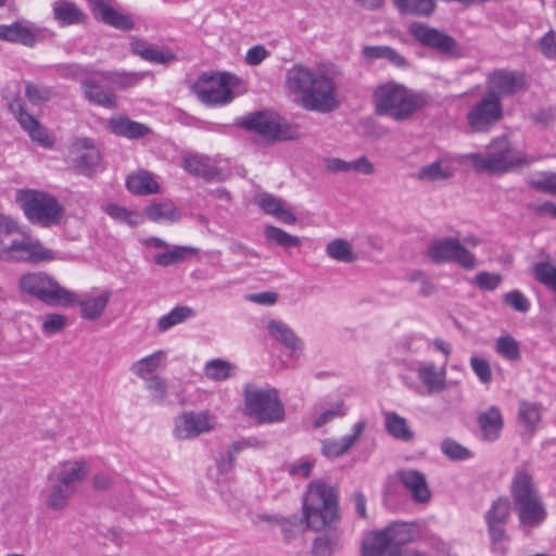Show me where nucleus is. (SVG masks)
I'll list each match as a JSON object with an SVG mask.
<instances>
[{
    "mask_svg": "<svg viewBox=\"0 0 556 556\" xmlns=\"http://www.w3.org/2000/svg\"><path fill=\"white\" fill-rule=\"evenodd\" d=\"M510 493L514 498L520 528L530 532L540 527L547 517V511L534 485L532 476L526 468L515 471Z\"/></svg>",
    "mask_w": 556,
    "mask_h": 556,
    "instance_id": "3",
    "label": "nucleus"
},
{
    "mask_svg": "<svg viewBox=\"0 0 556 556\" xmlns=\"http://www.w3.org/2000/svg\"><path fill=\"white\" fill-rule=\"evenodd\" d=\"M267 329L273 338L281 342L286 348L292 352L301 351L302 341L293 330L280 320H269Z\"/></svg>",
    "mask_w": 556,
    "mask_h": 556,
    "instance_id": "39",
    "label": "nucleus"
},
{
    "mask_svg": "<svg viewBox=\"0 0 556 556\" xmlns=\"http://www.w3.org/2000/svg\"><path fill=\"white\" fill-rule=\"evenodd\" d=\"M503 302L519 313H527L531 307L530 301L519 290L505 293Z\"/></svg>",
    "mask_w": 556,
    "mask_h": 556,
    "instance_id": "62",
    "label": "nucleus"
},
{
    "mask_svg": "<svg viewBox=\"0 0 556 556\" xmlns=\"http://www.w3.org/2000/svg\"><path fill=\"white\" fill-rule=\"evenodd\" d=\"M126 186L130 192L139 195L154 194L160 191V185L151 173L138 170L127 177Z\"/></svg>",
    "mask_w": 556,
    "mask_h": 556,
    "instance_id": "37",
    "label": "nucleus"
},
{
    "mask_svg": "<svg viewBox=\"0 0 556 556\" xmlns=\"http://www.w3.org/2000/svg\"><path fill=\"white\" fill-rule=\"evenodd\" d=\"M418 530L414 525L394 522L368 534L362 545L363 556H427L425 553L401 547L415 541Z\"/></svg>",
    "mask_w": 556,
    "mask_h": 556,
    "instance_id": "5",
    "label": "nucleus"
},
{
    "mask_svg": "<svg viewBox=\"0 0 556 556\" xmlns=\"http://www.w3.org/2000/svg\"><path fill=\"white\" fill-rule=\"evenodd\" d=\"M111 291L109 290H93L86 294L83 299H79L76 294V302L74 305H78L80 308V317L86 320L99 319L111 299Z\"/></svg>",
    "mask_w": 556,
    "mask_h": 556,
    "instance_id": "23",
    "label": "nucleus"
},
{
    "mask_svg": "<svg viewBox=\"0 0 556 556\" xmlns=\"http://www.w3.org/2000/svg\"><path fill=\"white\" fill-rule=\"evenodd\" d=\"M408 31L421 45L441 53L453 54L457 50L456 40L437 28L421 23H412L408 27Z\"/></svg>",
    "mask_w": 556,
    "mask_h": 556,
    "instance_id": "18",
    "label": "nucleus"
},
{
    "mask_svg": "<svg viewBox=\"0 0 556 556\" xmlns=\"http://www.w3.org/2000/svg\"><path fill=\"white\" fill-rule=\"evenodd\" d=\"M478 424L483 439L495 441L500 437L504 420L500 409L496 406H491L478 416Z\"/></svg>",
    "mask_w": 556,
    "mask_h": 556,
    "instance_id": "34",
    "label": "nucleus"
},
{
    "mask_svg": "<svg viewBox=\"0 0 556 556\" xmlns=\"http://www.w3.org/2000/svg\"><path fill=\"white\" fill-rule=\"evenodd\" d=\"M73 495L72 491L48 473L46 485L40 492V500L48 510H64Z\"/></svg>",
    "mask_w": 556,
    "mask_h": 556,
    "instance_id": "22",
    "label": "nucleus"
},
{
    "mask_svg": "<svg viewBox=\"0 0 556 556\" xmlns=\"http://www.w3.org/2000/svg\"><path fill=\"white\" fill-rule=\"evenodd\" d=\"M340 536L336 532H328L313 540L312 556H332L340 548Z\"/></svg>",
    "mask_w": 556,
    "mask_h": 556,
    "instance_id": "46",
    "label": "nucleus"
},
{
    "mask_svg": "<svg viewBox=\"0 0 556 556\" xmlns=\"http://www.w3.org/2000/svg\"><path fill=\"white\" fill-rule=\"evenodd\" d=\"M232 365L223 359H212L206 363L204 367V375L206 378L215 381H220L231 376Z\"/></svg>",
    "mask_w": 556,
    "mask_h": 556,
    "instance_id": "55",
    "label": "nucleus"
},
{
    "mask_svg": "<svg viewBox=\"0 0 556 556\" xmlns=\"http://www.w3.org/2000/svg\"><path fill=\"white\" fill-rule=\"evenodd\" d=\"M108 128L114 135L129 139L142 138L150 132V128L144 124L131 121L125 116L110 118Z\"/></svg>",
    "mask_w": 556,
    "mask_h": 556,
    "instance_id": "31",
    "label": "nucleus"
},
{
    "mask_svg": "<svg viewBox=\"0 0 556 556\" xmlns=\"http://www.w3.org/2000/svg\"><path fill=\"white\" fill-rule=\"evenodd\" d=\"M470 366L482 383H489L492 380V370L489 362L479 356L470 358Z\"/></svg>",
    "mask_w": 556,
    "mask_h": 556,
    "instance_id": "63",
    "label": "nucleus"
},
{
    "mask_svg": "<svg viewBox=\"0 0 556 556\" xmlns=\"http://www.w3.org/2000/svg\"><path fill=\"white\" fill-rule=\"evenodd\" d=\"M239 125L247 130L260 134L268 140H294L299 138L296 127L271 113L256 112L249 114L241 118Z\"/></svg>",
    "mask_w": 556,
    "mask_h": 556,
    "instance_id": "12",
    "label": "nucleus"
},
{
    "mask_svg": "<svg viewBox=\"0 0 556 556\" xmlns=\"http://www.w3.org/2000/svg\"><path fill=\"white\" fill-rule=\"evenodd\" d=\"M538 48L545 58H556V34L553 29L538 41Z\"/></svg>",
    "mask_w": 556,
    "mask_h": 556,
    "instance_id": "64",
    "label": "nucleus"
},
{
    "mask_svg": "<svg viewBox=\"0 0 556 556\" xmlns=\"http://www.w3.org/2000/svg\"><path fill=\"white\" fill-rule=\"evenodd\" d=\"M396 8L404 14L428 16L434 12L433 0H393Z\"/></svg>",
    "mask_w": 556,
    "mask_h": 556,
    "instance_id": "50",
    "label": "nucleus"
},
{
    "mask_svg": "<svg viewBox=\"0 0 556 556\" xmlns=\"http://www.w3.org/2000/svg\"><path fill=\"white\" fill-rule=\"evenodd\" d=\"M529 184L538 191L556 194V173H540L532 176Z\"/></svg>",
    "mask_w": 556,
    "mask_h": 556,
    "instance_id": "58",
    "label": "nucleus"
},
{
    "mask_svg": "<svg viewBox=\"0 0 556 556\" xmlns=\"http://www.w3.org/2000/svg\"><path fill=\"white\" fill-rule=\"evenodd\" d=\"M362 55L369 62L382 59L399 68L407 66L406 59L389 46H365L362 49Z\"/></svg>",
    "mask_w": 556,
    "mask_h": 556,
    "instance_id": "36",
    "label": "nucleus"
},
{
    "mask_svg": "<svg viewBox=\"0 0 556 556\" xmlns=\"http://www.w3.org/2000/svg\"><path fill=\"white\" fill-rule=\"evenodd\" d=\"M303 521L314 531L331 527L339 520L338 497L334 489L320 481H312L302 504Z\"/></svg>",
    "mask_w": 556,
    "mask_h": 556,
    "instance_id": "4",
    "label": "nucleus"
},
{
    "mask_svg": "<svg viewBox=\"0 0 556 556\" xmlns=\"http://www.w3.org/2000/svg\"><path fill=\"white\" fill-rule=\"evenodd\" d=\"M503 115L502 101L493 93H486L467 113V123L475 132H485L496 124Z\"/></svg>",
    "mask_w": 556,
    "mask_h": 556,
    "instance_id": "14",
    "label": "nucleus"
},
{
    "mask_svg": "<svg viewBox=\"0 0 556 556\" xmlns=\"http://www.w3.org/2000/svg\"><path fill=\"white\" fill-rule=\"evenodd\" d=\"M58 258L56 252L34 238L21 226L9 238L0 237V261L5 263L41 264Z\"/></svg>",
    "mask_w": 556,
    "mask_h": 556,
    "instance_id": "7",
    "label": "nucleus"
},
{
    "mask_svg": "<svg viewBox=\"0 0 556 556\" xmlns=\"http://www.w3.org/2000/svg\"><path fill=\"white\" fill-rule=\"evenodd\" d=\"M427 256L433 263H455L466 270H472L477 266L476 256L457 238L433 240L427 248Z\"/></svg>",
    "mask_w": 556,
    "mask_h": 556,
    "instance_id": "13",
    "label": "nucleus"
},
{
    "mask_svg": "<svg viewBox=\"0 0 556 556\" xmlns=\"http://www.w3.org/2000/svg\"><path fill=\"white\" fill-rule=\"evenodd\" d=\"M96 76L105 81L108 86L113 89H126L136 86L141 79L142 75L138 73L128 72H97Z\"/></svg>",
    "mask_w": 556,
    "mask_h": 556,
    "instance_id": "43",
    "label": "nucleus"
},
{
    "mask_svg": "<svg viewBox=\"0 0 556 556\" xmlns=\"http://www.w3.org/2000/svg\"><path fill=\"white\" fill-rule=\"evenodd\" d=\"M74 167L83 175H92L100 166L101 154L89 138H76L70 146Z\"/></svg>",
    "mask_w": 556,
    "mask_h": 556,
    "instance_id": "17",
    "label": "nucleus"
},
{
    "mask_svg": "<svg viewBox=\"0 0 556 556\" xmlns=\"http://www.w3.org/2000/svg\"><path fill=\"white\" fill-rule=\"evenodd\" d=\"M250 446H252L250 440H240L233 442L227 452L220 453L216 458V465L219 475L227 477L235 467V459L237 454Z\"/></svg>",
    "mask_w": 556,
    "mask_h": 556,
    "instance_id": "45",
    "label": "nucleus"
},
{
    "mask_svg": "<svg viewBox=\"0 0 556 556\" xmlns=\"http://www.w3.org/2000/svg\"><path fill=\"white\" fill-rule=\"evenodd\" d=\"M143 381L144 388L150 394L151 402L155 404H163L167 397L166 380L159 375L151 376L149 379Z\"/></svg>",
    "mask_w": 556,
    "mask_h": 556,
    "instance_id": "53",
    "label": "nucleus"
},
{
    "mask_svg": "<svg viewBox=\"0 0 556 556\" xmlns=\"http://www.w3.org/2000/svg\"><path fill=\"white\" fill-rule=\"evenodd\" d=\"M534 278L556 292V267L549 263L540 262L533 266Z\"/></svg>",
    "mask_w": 556,
    "mask_h": 556,
    "instance_id": "56",
    "label": "nucleus"
},
{
    "mask_svg": "<svg viewBox=\"0 0 556 556\" xmlns=\"http://www.w3.org/2000/svg\"><path fill=\"white\" fill-rule=\"evenodd\" d=\"M90 471L89 463L83 458L59 463L49 473L74 494Z\"/></svg>",
    "mask_w": 556,
    "mask_h": 556,
    "instance_id": "20",
    "label": "nucleus"
},
{
    "mask_svg": "<svg viewBox=\"0 0 556 556\" xmlns=\"http://www.w3.org/2000/svg\"><path fill=\"white\" fill-rule=\"evenodd\" d=\"M454 168L451 165L450 161L445 159L438 160L422 166L416 177L421 181L433 182L439 180H445L453 176Z\"/></svg>",
    "mask_w": 556,
    "mask_h": 556,
    "instance_id": "40",
    "label": "nucleus"
},
{
    "mask_svg": "<svg viewBox=\"0 0 556 556\" xmlns=\"http://www.w3.org/2000/svg\"><path fill=\"white\" fill-rule=\"evenodd\" d=\"M327 256L336 262L351 264L357 260L353 244L343 238H336L326 244Z\"/></svg>",
    "mask_w": 556,
    "mask_h": 556,
    "instance_id": "41",
    "label": "nucleus"
},
{
    "mask_svg": "<svg viewBox=\"0 0 556 556\" xmlns=\"http://www.w3.org/2000/svg\"><path fill=\"white\" fill-rule=\"evenodd\" d=\"M241 80L233 74H202L192 85V90L201 102L207 105H224L235 98L233 90Z\"/></svg>",
    "mask_w": 556,
    "mask_h": 556,
    "instance_id": "10",
    "label": "nucleus"
},
{
    "mask_svg": "<svg viewBox=\"0 0 556 556\" xmlns=\"http://www.w3.org/2000/svg\"><path fill=\"white\" fill-rule=\"evenodd\" d=\"M417 374L429 393H439L446 388L445 367L438 368L433 363H426L418 368Z\"/></svg>",
    "mask_w": 556,
    "mask_h": 556,
    "instance_id": "32",
    "label": "nucleus"
},
{
    "mask_svg": "<svg viewBox=\"0 0 556 556\" xmlns=\"http://www.w3.org/2000/svg\"><path fill=\"white\" fill-rule=\"evenodd\" d=\"M429 101L426 92L413 90L394 80L378 85L372 93L376 113L397 123L410 121Z\"/></svg>",
    "mask_w": 556,
    "mask_h": 556,
    "instance_id": "2",
    "label": "nucleus"
},
{
    "mask_svg": "<svg viewBox=\"0 0 556 556\" xmlns=\"http://www.w3.org/2000/svg\"><path fill=\"white\" fill-rule=\"evenodd\" d=\"M346 415V407L343 401H338L330 405V407L321 410L317 414L313 420V428H321L323 426L331 422L336 418H340Z\"/></svg>",
    "mask_w": 556,
    "mask_h": 556,
    "instance_id": "54",
    "label": "nucleus"
},
{
    "mask_svg": "<svg viewBox=\"0 0 556 556\" xmlns=\"http://www.w3.org/2000/svg\"><path fill=\"white\" fill-rule=\"evenodd\" d=\"M255 203L268 215L275 216L280 222L292 225L296 223V216L286 203L270 193H262L255 198Z\"/></svg>",
    "mask_w": 556,
    "mask_h": 556,
    "instance_id": "28",
    "label": "nucleus"
},
{
    "mask_svg": "<svg viewBox=\"0 0 556 556\" xmlns=\"http://www.w3.org/2000/svg\"><path fill=\"white\" fill-rule=\"evenodd\" d=\"M181 166L190 175L210 179L217 173L214 161L203 154L185 153L181 156Z\"/></svg>",
    "mask_w": 556,
    "mask_h": 556,
    "instance_id": "29",
    "label": "nucleus"
},
{
    "mask_svg": "<svg viewBox=\"0 0 556 556\" xmlns=\"http://www.w3.org/2000/svg\"><path fill=\"white\" fill-rule=\"evenodd\" d=\"M131 51L142 59L157 64H166L176 59L169 49H160L148 45L142 40H136L131 43Z\"/></svg>",
    "mask_w": 556,
    "mask_h": 556,
    "instance_id": "38",
    "label": "nucleus"
},
{
    "mask_svg": "<svg viewBox=\"0 0 556 556\" xmlns=\"http://www.w3.org/2000/svg\"><path fill=\"white\" fill-rule=\"evenodd\" d=\"M495 352L509 362H517L521 357L520 344L510 334H504L496 339L494 345Z\"/></svg>",
    "mask_w": 556,
    "mask_h": 556,
    "instance_id": "51",
    "label": "nucleus"
},
{
    "mask_svg": "<svg viewBox=\"0 0 556 556\" xmlns=\"http://www.w3.org/2000/svg\"><path fill=\"white\" fill-rule=\"evenodd\" d=\"M67 325V317L59 313H50L42 320L41 330L47 336L61 332Z\"/></svg>",
    "mask_w": 556,
    "mask_h": 556,
    "instance_id": "60",
    "label": "nucleus"
},
{
    "mask_svg": "<svg viewBox=\"0 0 556 556\" xmlns=\"http://www.w3.org/2000/svg\"><path fill=\"white\" fill-rule=\"evenodd\" d=\"M0 39L31 47L36 42V33L29 26L15 22L0 25Z\"/></svg>",
    "mask_w": 556,
    "mask_h": 556,
    "instance_id": "35",
    "label": "nucleus"
},
{
    "mask_svg": "<svg viewBox=\"0 0 556 556\" xmlns=\"http://www.w3.org/2000/svg\"><path fill=\"white\" fill-rule=\"evenodd\" d=\"M15 199L31 224L51 227L60 224L63 218L62 205L55 197L48 192L21 189L16 192Z\"/></svg>",
    "mask_w": 556,
    "mask_h": 556,
    "instance_id": "9",
    "label": "nucleus"
},
{
    "mask_svg": "<svg viewBox=\"0 0 556 556\" xmlns=\"http://www.w3.org/2000/svg\"><path fill=\"white\" fill-rule=\"evenodd\" d=\"M105 212L112 218L126 223L130 226H137L142 223V216L137 212H131L116 204H109Z\"/></svg>",
    "mask_w": 556,
    "mask_h": 556,
    "instance_id": "57",
    "label": "nucleus"
},
{
    "mask_svg": "<svg viewBox=\"0 0 556 556\" xmlns=\"http://www.w3.org/2000/svg\"><path fill=\"white\" fill-rule=\"evenodd\" d=\"M10 111L34 141L38 142L43 148H51L53 146L54 139L31 114L24 110L20 99H15L10 103Z\"/></svg>",
    "mask_w": 556,
    "mask_h": 556,
    "instance_id": "21",
    "label": "nucleus"
},
{
    "mask_svg": "<svg viewBox=\"0 0 556 556\" xmlns=\"http://www.w3.org/2000/svg\"><path fill=\"white\" fill-rule=\"evenodd\" d=\"M167 365V352L157 350L130 365V371L141 380L149 379L151 376H159L156 372L163 370Z\"/></svg>",
    "mask_w": 556,
    "mask_h": 556,
    "instance_id": "27",
    "label": "nucleus"
},
{
    "mask_svg": "<svg viewBox=\"0 0 556 556\" xmlns=\"http://www.w3.org/2000/svg\"><path fill=\"white\" fill-rule=\"evenodd\" d=\"M264 235L268 241L275 242L285 249L298 248L301 245V239L298 236L288 233L283 229L276 226H266L264 229Z\"/></svg>",
    "mask_w": 556,
    "mask_h": 556,
    "instance_id": "52",
    "label": "nucleus"
},
{
    "mask_svg": "<svg viewBox=\"0 0 556 556\" xmlns=\"http://www.w3.org/2000/svg\"><path fill=\"white\" fill-rule=\"evenodd\" d=\"M54 20L61 26L84 24L87 21L86 13L74 2L68 0H56L52 4Z\"/></svg>",
    "mask_w": 556,
    "mask_h": 556,
    "instance_id": "30",
    "label": "nucleus"
},
{
    "mask_svg": "<svg viewBox=\"0 0 556 556\" xmlns=\"http://www.w3.org/2000/svg\"><path fill=\"white\" fill-rule=\"evenodd\" d=\"M285 87L303 109L330 113L339 106L337 71L329 65H292L286 73Z\"/></svg>",
    "mask_w": 556,
    "mask_h": 556,
    "instance_id": "1",
    "label": "nucleus"
},
{
    "mask_svg": "<svg viewBox=\"0 0 556 556\" xmlns=\"http://www.w3.org/2000/svg\"><path fill=\"white\" fill-rule=\"evenodd\" d=\"M100 78L97 76L81 80V88L86 99L97 105L113 109L116 105V98L112 92L103 91L99 85Z\"/></svg>",
    "mask_w": 556,
    "mask_h": 556,
    "instance_id": "33",
    "label": "nucleus"
},
{
    "mask_svg": "<svg viewBox=\"0 0 556 556\" xmlns=\"http://www.w3.org/2000/svg\"><path fill=\"white\" fill-rule=\"evenodd\" d=\"M442 453L453 460H464L470 457L468 448L452 439H445L441 443Z\"/></svg>",
    "mask_w": 556,
    "mask_h": 556,
    "instance_id": "61",
    "label": "nucleus"
},
{
    "mask_svg": "<svg viewBox=\"0 0 556 556\" xmlns=\"http://www.w3.org/2000/svg\"><path fill=\"white\" fill-rule=\"evenodd\" d=\"M488 92L502 99L511 96L526 88L525 75L520 72L507 68L494 70L486 77Z\"/></svg>",
    "mask_w": 556,
    "mask_h": 556,
    "instance_id": "19",
    "label": "nucleus"
},
{
    "mask_svg": "<svg viewBox=\"0 0 556 556\" xmlns=\"http://www.w3.org/2000/svg\"><path fill=\"white\" fill-rule=\"evenodd\" d=\"M87 2L93 16L104 24L122 30H129L134 27V22L128 15L118 12L105 0H87Z\"/></svg>",
    "mask_w": 556,
    "mask_h": 556,
    "instance_id": "25",
    "label": "nucleus"
},
{
    "mask_svg": "<svg viewBox=\"0 0 556 556\" xmlns=\"http://www.w3.org/2000/svg\"><path fill=\"white\" fill-rule=\"evenodd\" d=\"M462 159L470 162L476 170L490 174L513 172L532 162L525 153L516 151L506 137L492 140L485 153H468Z\"/></svg>",
    "mask_w": 556,
    "mask_h": 556,
    "instance_id": "6",
    "label": "nucleus"
},
{
    "mask_svg": "<svg viewBox=\"0 0 556 556\" xmlns=\"http://www.w3.org/2000/svg\"><path fill=\"white\" fill-rule=\"evenodd\" d=\"M510 508L511 505L509 500L506 497H500L492 503L491 508L485 515V521L492 544L495 551L501 554H505L507 551V546L504 544L507 541L505 525L509 519Z\"/></svg>",
    "mask_w": 556,
    "mask_h": 556,
    "instance_id": "16",
    "label": "nucleus"
},
{
    "mask_svg": "<svg viewBox=\"0 0 556 556\" xmlns=\"http://www.w3.org/2000/svg\"><path fill=\"white\" fill-rule=\"evenodd\" d=\"M216 418L207 412H185L176 417L173 433L178 440H191L216 428Z\"/></svg>",
    "mask_w": 556,
    "mask_h": 556,
    "instance_id": "15",
    "label": "nucleus"
},
{
    "mask_svg": "<svg viewBox=\"0 0 556 556\" xmlns=\"http://www.w3.org/2000/svg\"><path fill=\"white\" fill-rule=\"evenodd\" d=\"M244 401L247 413L261 424L280 422L285 419V407L275 389L247 388Z\"/></svg>",
    "mask_w": 556,
    "mask_h": 556,
    "instance_id": "11",
    "label": "nucleus"
},
{
    "mask_svg": "<svg viewBox=\"0 0 556 556\" xmlns=\"http://www.w3.org/2000/svg\"><path fill=\"white\" fill-rule=\"evenodd\" d=\"M519 421L523 425L527 431L532 434L538 425L541 422V406L538 403L528 401H520L518 408Z\"/></svg>",
    "mask_w": 556,
    "mask_h": 556,
    "instance_id": "47",
    "label": "nucleus"
},
{
    "mask_svg": "<svg viewBox=\"0 0 556 556\" xmlns=\"http://www.w3.org/2000/svg\"><path fill=\"white\" fill-rule=\"evenodd\" d=\"M397 478L409 491L415 502L427 503L430 501L431 491L422 472L414 469H404L397 472Z\"/></svg>",
    "mask_w": 556,
    "mask_h": 556,
    "instance_id": "26",
    "label": "nucleus"
},
{
    "mask_svg": "<svg viewBox=\"0 0 556 556\" xmlns=\"http://www.w3.org/2000/svg\"><path fill=\"white\" fill-rule=\"evenodd\" d=\"M147 217L154 223H176L180 219V211L172 202H157L144 208Z\"/></svg>",
    "mask_w": 556,
    "mask_h": 556,
    "instance_id": "42",
    "label": "nucleus"
},
{
    "mask_svg": "<svg viewBox=\"0 0 556 556\" xmlns=\"http://www.w3.org/2000/svg\"><path fill=\"white\" fill-rule=\"evenodd\" d=\"M52 96L53 92L49 87L35 85L33 83H26L25 85V97L34 105L49 101Z\"/></svg>",
    "mask_w": 556,
    "mask_h": 556,
    "instance_id": "59",
    "label": "nucleus"
},
{
    "mask_svg": "<svg viewBox=\"0 0 556 556\" xmlns=\"http://www.w3.org/2000/svg\"><path fill=\"white\" fill-rule=\"evenodd\" d=\"M192 316H194V311L191 307L176 306L169 313L159 318L156 324L157 330L159 332H165Z\"/></svg>",
    "mask_w": 556,
    "mask_h": 556,
    "instance_id": "48",
    "label": "nucleus"
},
{
    "mask_svg": "<svg viewBox=\"0 0 556 556\" xmlns=\"http://www.w3.org/2000/svg\"><path fill=\"white\" fill-rule=\"evenodd\" d=\"M386 429L388 433L401 441L409 442L414 439V432L407 420L399 414L388 412L384 414Z\"/></svg>",
    "mask_w": 556,
    "mask_h": 556,
    "instance_id": "44",
    "label": "nucleus"
},
{
    "mask_svg": "<svg viewBox=\"0 0 556 556\" xmlns=\"http://www.w3.org/2000/svg\"><path fill=\"white\" fill-rule=\"evenodd\" d=\"M195 249L191 247L176 245L172 250L153 256V263L163 267L178 264L186 260L189 255L195 253Z\"/></svg>",
    "mask_w": 556,
    "mask_h": 556,
    "instance_id": "49",
    "label": "nucleus"
},
{
    "mask_svg": "<svg viewBox=\"0 0 556 556\" xmlns=\"http://www.w3.org/2000/svg\"><path fill=\"white\" fill-rule=\"evenodd\" d=\"M367 422L359 420L353 426V433L340 439H325L321 441V453L327 458H337L344 455L359 440L365 431Z\"/></svg>",
    "mask_w": 556,
    "mask_h": 556,
    "instance_id": "24",
    "label": "nucleus"
},
{
    "mask_svg": "<svg viewBox=\"0 0 556 556\" xmlns=\"http://www.w3.org/2000/svg\"><path fill=\"white\" fill-rule=\"evenodd\" d=\"M18 291L34 296L50 306H74L76 293L62 287L45 271H28L17 280Z\"/></svg>",
    "mask_w": 556,
    "mask_h": 556,
    "instance_id": "8",
    "label": "nucleus"
}]
</instances>
